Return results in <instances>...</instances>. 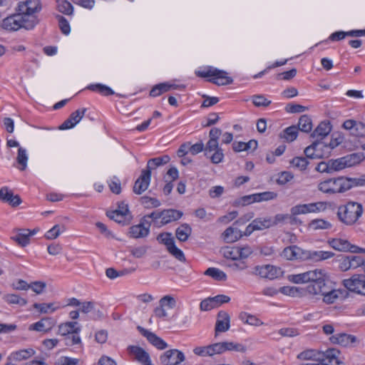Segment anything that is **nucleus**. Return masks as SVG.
<instances>
[{"label":"nucleus","instance_id":"1","mask_svg":"<svg viewBox=\"0 0 365 365\" xmlns=\"http://www.w3.org/2000/svg\"><path fill=\"white\" fill-rule=\"evenodd\" d=\"M363 184L362 181L356 180V178L338 177L327 179L318 184V190L323 193L334 195L344 193L358 185Z\"/></svg>","mask_w":365,"mask_h":365},{"label":"nucleus","instance_id":"2","mask_svg":"<svg viewBox=\"0 0 365 365\" xmlns=\"http://www.w3.org/2000/svg\"><path fill=\"white\" fill-rule=\"evenodd\" d=\"M363 206L361 203L349 201L338 207L337 217L346 225H354L362 215Z\"/></svg>","mask_w":365,"mask_h":365},{"label":"nucleus","instance_id":"3","mask_svg":"<svg viewBox=\"0 0 365 365\" xmlns=\"http://www.w3.org/2000/svg\"><path fill=\"white\" fill-rule=\"evenodd\" d=\"M36 26V21L34 18L29 20L19 11L4 19L1 24V28L8 31H16L21 29L32 30Z\"/></svg>","mask_w":365,"mask_h":365},{"label":"nucleus","instance_id":"4","mask_svg":"<svg viewBox=\"0 0 365 365\" xmlns=\"http://www.w3.org/2000/svg\"><path fill=\"white\" fill-rule=\"evenodd\" d=\"M340 351L336 349H329L324 352H317L314 350L309 349L299 353L297 359L311 361H327L333 364L334 360L337 359Z\"/></svg>","mask_w":365,"mask_h":365},{"label":"nucleus","instance_id":"5","mask_svg":"<svg viewBox=\"0 0 365 365\" xmlns=\"http://www.w3.org/2000/svg\"><path fill=\"white\" fill-rule=\"evenodd\" d=\"M363 158L359 153H351L335 160H329L331 173L340 171L346 168H350L359 164Z\"/></svg>","mask_w":365,"mask_h":365},{"label":"nucleus","instance_id":"6","mask_svg":"<svg viewBox=\"0 0 365 365\" xmlns=\"http://www.w3.org/2000/svg\"><path fill=\"white\" fill-rule=\"evenodd\" d=\"M196 73L197 76L202 78L211 77L208 81L217 86L229 85L233 81L231 77L227 76L226 71L217 68H210L207 71H198Z\"/></svg>","mask_w":365,"mask_h":365},{"label":"nucleus","instance_id":"7","mask_svg":"<svg viewBox=\"0 0 365 365\" xmlns=\"http://www.w3.org/2000/svg\"><path fill=\"white\" fill-rule=\"evenodd\" d=\"M41 10V4L40 0H25L19 3L18 11L21 12L24 16L31 20V17L36 21V25L39 23L36 14Z\"/></svg>","mask_w":365,"mask_h":365},{"label":"nucleus","instance_id":"8","mask_svg":"<svg viewBox=\"0 0 365 365\" xmlns=\"http://www.w3.org/2000/svg\"><path fill=\"white\" fill-rule=\"evenodd\" d=\"M326 274L323 269L310 270L298 274H294L290 277V280L296 284L312 283L319 281L325 280Z\"/></svg>","mask_w":365,"mask_h":365},{"label":"nucleus","instance_id":"9","mask_svg":"<svg viewBox=\"0 0 365 365\" xmlns=\"http://www.w3.org/2000/svg\"><path fill=\"white\" fill-rule=\"evenodd\" d=\"M305 155L308 158L317 159L329 157L330 148L322 140H316L312 145L304 149Z\"/></svg>","mask_w":365,"mask_h":365},{"label":"nucleus","instance_id":"10","mask_svg":"<svg viewBox=\"0 0 365 365\" xmlns=\"http://www.w3.org/2000/svg\"><path fill=\"white\" fill-rule=\"evenodd\" d=\"M343 285L350 292L365 295V275L354 274L342 282Z\"/></svg>","mask_w":365,"mask_h":365},{"label":"nucleus","instance_id":"11","mask_svg":"<svg viewBox=\"0 0 365 365\" xmlns=\"http://www.w3.org/2000/svg\"><path fill=\"white\" fill-rule=\"evenodd\" d=\"M329 245L339 252H350L351 253H365V249L351 245L347 240L334 238L328 241Z\"/></svg>","mask_w":365,"mask_h":365},{"label":"nucleus","instance_id":"12","mask_svg":"<svg viewBox=\"0 0 365 365\" xmlns=\"http://www.w3.org/2000/svg\"><path fill=\"white\" fill-rule=\"evenodd\" d=\"M185 360L183 352L176 349H169L160 356V361L163 365H178Z\"/></svg>","mask_w":365,"mask_h":365},{"label":"nucleus","instance_id":"13","mask_svg":"<svg viewBox=\"0 0 365 365\" xmlns=\"http://www.w3.org/2000/svg\"><path fill=\"white\" fill-rule=\"evenodd\" d=\"M230 298L228 296L220 294L213 297H208L203 299L200 304L201 311H209L216 308L223 303L229 302Z\"/></svg>","mask_w":365,"mask_h":365},{"label":"nucleus","instance_id":"14","mask_svg":"<svg viewBox=\"0 0 365 365\" xmlns=\"http://www.w3.org/2000/svg\"><path fill=\"white\" fill-rule=\"evenodd\" d=\"M151 171L149 170H143L140 177L135 180L133 191L136 195H141L145 192L150 182Z\"/></svg>","mask_w":365,"mask_h":365},{"label":"nucleus","instance_id":"15","mask_svg":"<svg viewBox=\"0 0 365 365\" xmlns=\"http://www.w3.org/2000/svg\"><path fill=\"white\" fill-rule=\"evenodd\" d=\"M280 269L273 265L256 266L251 274L258 275L262 278L273 279L277 277Z\"/></svg>","mask_w":365,"mask_h":365},{"label":"nucleus","instance_id":"16","mask_svg":"<svg viewBox=\"0 0 365 365\" xmlns=\"http://www.w3.org/2000/svg\"><path fill=\"white\" fill-rule=\"evenodd\" d=\"M329 339L331 343L344 347H354L356 344L359 342L355 336L346 333L336 334L331 336Z\"/></svg>","mask_w":365,"mask_h":365},{"label":"nucleus","instance_id":"17","mask_svg":"<svg viewBox=\"0 0 365 365\" xmlns=\"http://www.w3.org/2000/svg\"><path fill=\"white\" fill-rule=\"evenodd\" d=\"M334 256V253L329 251H314V250H305L302 256V260L310 261L312 262H319Z\"/></svg>","mask_w":365,"mask_h":365},{"label":"nucleus","instance_id":"18","mask_svg":"<svg viewBox=\"0 0 365 365\" xmlns=\"http://www.w3.org/2000/svg\"><path fill=\"white\" fill-rule=\"evenodd\" d=\"M128 351L141 364L151 365L150 356L143 348L131 345L128 347Z\"/></svg>","mask_w":365,"mask_h":365},{"label":"nucleus","instance_id":"19","mask_svg":"<svg viewBox=\"0 0 365 365\" xmlns=\"http://www.w3.org/2000/svg\"><path fill=\"white\" fill-rule=\"evenodd\" d=\"M138 329L139 330L140 334L143 336H145L148 339V341L157 349L163 350L168 347V344L153 332H151L140 326L138 327Z\"/></svg>","mask_w":365,"mask_h":365},{"label":"nucleus","instance_id":"20","mask_svg":"<svg viewBox=\"0 0 365 365\" xmlns=\"http://www.w3.org/2000/svg\"><path fill=\"white\" fill-rule=\"evenodd\" d=\"M86 108H81L73 112L69 117L59 126L61 130L73 128L84 116Z\"/></svg>","mask_w":365,"mask_h":365},{"label":"nucleus","instance_id":"21","mask_svg":"<svg viewBox=\"0 0 365 365\" xmlns=\"http://www.w3.org/2000/svg\"><path fill=\"white\" fill-rule=\"evenodd\" d=\"M230 317L227 312L220 311L217 314V321L215 324V335L219 332H225L230 327Z\"/></svg>","mask_w":365,"mask_h":365},{"label":"nucleus","instance_id":"22","mask_svg":"<svg viewBox=\"0 0 365 365\" xmlns=\"http://www.w3.org/2000/svg\"><path fill=\"white\" fill-rule=\"evenodd\" d=\"M184 88L185 86L183 85H176L173 83H170L168 82L161 83L153 87V88L150 91V96L152 97H157L160 96L162 93L168 92L172 89L182 90Z\"/></svg>","mask_w":365,"mask_h":365},{"label":"nucleus","instance_id":"23","mask_svg":"<svg viewBox=\"0 0 365 365\" xmlns=\"http://www.w3.org/2000/svg\"><path fill=\"white\" fill-rule=\"evenodd\" d=\"M304 251L305 250L296 245L289 246L283 250L281 256L287 260H302V256L304 254Z\"/></svg>","mask_w":365,"mask_h":365},{"label":"nucleus","instance_id":"24","mask_svg":"<svg viewBox=\"0 0 365 365\" xmlns=\"http://www.w3.org/2000/svg\"><path fill=\"white\" fill-rule=\"evenodd\" d=\"M55 320L51 317H46L41 319L40 321L32 324L29 327L30 330H35L37 331L48 332L55 325Z\"/></svg>","mask_w":365,"mask_h":365},{"label":"nucleus","instance_id":"25","mask_svg":"<svg viewBox=\"0 0 365 365\" xmlns=\"http://www.w3.org/2000/svg\"><path fill=\"white\" fill-rule=\"evenodd\" d=\"M331 125L329 121H322L311 134V137L316 140H322L327 136L331 130Z\"/></svg>","mask_w":365,"mask_h":365},{"label":"nucleus","instance_id":"26","mask_svg":"<svg viewBox=\"0 0 365 365\" xmlns=\"http://www.w3.org/2000/svg\"><path fill=\"white\" fill-rule=\"evenodd\" d=\"M182 212L174 209L162 210L161 224L167 225L182 217Z\"/></svg>","mask_w":365,"mask_h":365},{"label":"nucleus","instance_id":"27","mask_svg":"<svg viewBox=\"0 0 365 365\" xmlns=\"http://www.w3.org/2000/svg\"><path fill=\"white\" fill-rule=\"evenodd\" d=\"M36 351L31 349H21L14 352H12L9 356L8 359L11 361H20L26 360L34 356Z\"/></svg>","mask_w":365,"mask_h":365},{"label":"nucleus","instance_id":"28","mask_svg":"<svg viewBox=\"0 0 365 365\" xmlns=\"http://www.w3.org/2000/svg\"><path fill=\"white\" fill-rule=\"evenodd\" d=\"M78 322H68L63 323L58 327V334L62 336L69 335L71 334H78L81 331L79 327H76Z\"/></svg>","mask_w":365,"mask_h":365},{"label":"nucleus","instance_id":"29","mask_svg":"<svg viewBox=\"0 0 365 365\" xmlns=\"http://www.w3.org/2000/svg\"><path fill=\"white\" fill-rule=\"evenodd\" d=\"M222 235L224 240L227 243L235 242L243 236L242 232L234 227L227 228Z\"/></svg>","mask_w":365,"mask_h":365},{"label":"nucleus","instance_id":"30","mask_svg":"<svg viewBox=\"0 0 365 365\" xmlns=\"http://www.w3.org/2000/svg\"><path fill=\"white\" fill-rule=\"evenodd\" d=\"M327 285L325 280L312 282L307 286L306 290L309 294L322 295L326 291Z\"/></svg>","mask_w":365,"mask_h":365},{"label":"nucleus","instance_id":"31","mask_svg":"<svg viewBox=\"0 0 365 365\" xmlns=\"http://www.w3.org/2000/svg\"><path fill=\"white\" fill-rule=\"evenodd\" d=\"M340 294L341 292L339 289H332L327 285L326 291L322 294L323 297L322 300L327 304H333L339 298Z\"/></svg>","mask_w":365,"mask_h":365},{"label":"nucleus","instance_id":"32","mask_svg":"<svg viewBox=\"0 0 365 365\" xmlns=\"http://www.w3.org/2000/svg\"><path fill=\"white\" fill-rule=\"evenodd\" d=\"M191 233L192 228L187 223L181 225L175 230V236L177 239L180 242L187 241L189 237L190 236Z\"/></svg>","mask_w":365,"mask_h":365},{"label":"nucleus","instance_id":"33","mask_svg":"<svg viewBox=\"0 0 365 365\" xmlns=\"http://www.w3.org/2000/svg\"><path fill=\"white\" fill-rule=\"evenodd\" d=\"M298 135V128L295 125L289 126L285 128L282 133L279 134L281 138H284L287 142L294 141Z\"/></svg>","mask_w":365,"mask_h":365},{"label":"nucleus","instance_id":"34","mask_svg":"<svg viewBox=\"0 0 365 365\" xmlns=\"http://www.w3.org/2000/svg\"><path fill=\"white\" fill-rule=\"evenodd\" d=\"M239 319L245 324H247L252 326H260L263 324V322L258 319L256 316L252 315L247 312H241L239 315Z\"/></svg>","mask_w":365,"mask_h":365},{"label":"nucleus","instance_id":"35","mask_svg":"<svg viewBox=\"0 0 365 365\" xmlns=\"http://www.w3.org/2000/svg\"><path fill=\"white\" fill-rule=\"evenodd\" d=\"M21 247H26L30 242V237L27 233L26 229L19 230L16 235L11 237Z\"/></svg>","mask_w":365,"mask_h":365},{"label":"nucleus","instance_id":"36","mask_svg":"<svg viewBox=\"0 0 365 365\" xmlns=\"http://www.w3.org/2000/svg\"><path fill=\"white\" fill-rule=\"evenodd\" d=\"M170 160V158L167 155H163L161 157L151 158L148 160L147 164V168L145 170H149L151 171L152 169H154L156 167L167 164Z\"/></svg>","mask_w":365,"mask_h":365},{"label":"nucleus","instance_id":"37","mask_svg":"<svg viewBox=\"0 0 365 365\" xmlns=\"http://www.w3.org/2000/svg\"><path fill=\"white\" fill-rule=\"evenodd\" d=\"M297 127L298 130L309 133L312 129V123L310 117L307 115H302L299 119L298 126Z\"/></svg>","mask_w":365,"mask_h":365},{"label":"nucleus","instance_id":"38","mask_svg":"<svg viewBox=\"0 0 365 365\" xmlns=\"http://www.w3.org/2000/svg\"><path fill=\"white\" fill-rule=\"evenodd\" d=\"M28 159L29 157L26 150L22 147H19L16 156V162L19 165V168L21 170H24L26 168Z\"/></svg>","mask_w":365,"mask_h":365},{"label":"nucleus","instance_id":"39","mask_svg":"<svg viewBox=\"0 0 365 365\" xmlns=\"http://www.w3.org/2000/svg\"><path fill=\"white\" fill-rule=\"evenodd\" d=\"M130 234L134 238L145 237L149 234V230L148 227L138 224L130 228Z\"/></svg>","mask_w":365,"mask_h":365},{"label":"nucleus","instance_id":"40","mask_svg":"<svg viewBox=\"0 0 365 365\" xmlns=\"http://www.w3.org/2000/svg\"><path fill=\"white\" fill-rule=\"evenodd\" d=\"M205 274L211 277L217 281H225L227 279L226 274L218 268L210 267L205 272Z\"/></svg>","mask_w":365,"mask_h":365},{"label":"nucleus","instance_id":"41","mask_svg":"<svg viewBox=\"0 0 365 365\" xmlns=\"http://www.w3.org/2000/svg\"><path fill=\"white\" fill-rule=\"evenodd\" d=\"M256 230H263L272 227V220L270 217H257L252 220Z\"/></svg>","mask_w":365,"mask_h":365},{"label":"nucleus","instance_id":"42","mask_svg":"<svg viewBox=\"0 0 365 365\" xmlns=\"http://www.w3.org/2000/svg\"><path fill=\"white\" fill-rule=\"evenodd\" d=\"M88 89L97 91L106 96L114 94V91L110 87L101 83L91 84L88 86Z\"/></svg>","mask_w":365,"mask_h":365},{"label":"nucleus","instance_id":"43","mask_svg":"<svg viewBox=\"0 0 365 365\" xmlns=\"http://www.w3.org/2000/svg\"><path fill=\"white\" fill-rule=\"evenodd\" d=\"M57 9L66 15H71L73 12L72 4L67 0H56Z\"/></svg>","mask_w":365,"mask_h":365},{"label":"nucleus","instance_id":"44","mask_svg":"<svg viewBox=\"0 0 365 365\" xmlns=\"http://www.w3.org/2000/svg\"><path fill=\"white\" fill-rule=\"evenodd\" d=\"M4 299L8 304H18L23 307L27 304V300L24 298L20 297L19 295L15 294H8L4 296Z\"/></svg>","mask_w":365,"mask_h":365},{"label":"nucleus","instance_id":"45","mask_svg":"<svg viewBox=\"0 0 365 365\" xmlns=\"http://www.w3.org/2000/svg\"><path fill=\"white\" fill-rule=\"evenodd\" d=\"M254 201L256 202H259L262 201H268L271 200H274L277 197V194L274 192L266 191L259 193L253 194Z\"/></svg>","mask_w":365,"mask_h":365},{"label":"nucleus","instance_id":"46","mask_svg":"<svg viewBox=\"0 0 365 365\" xmlns=\"http://www.w3.org/2000/svg\"><path fill=\"white\" fill-rule=\"evenodd\" d=\"M33 307L43 314L52 313L58 308L54 307V303H34Z\"/></svg>","mask_w":365,"mask_h":365},{"label":"nucleus","instance_id":"47","mask_svg":"<svg viewBox=\"0 0 365 365\" xmlns=\"http://www.w3.org/2000/svg\"><path fill=\"white\" fill-rule=\"evenodd\" d=\"M157 240L161 243L166 246L167 250H168L172 246L175 245V241L173 237H172V234L170 232H165L160 234Z\"/></svg>","mask_w":365,"mask_h":365},{"label":"nucleus","instance_id":"48","mask_svg":"<svg viewBox=\"0 0 365 365\" xmlns=\"http://www.w3.org/2000/svg\"><path fill=\"white\" fill-rule=\"evenodd\" d=\"M331 225L328 221L322 219H316L309 223V227L313 230H327L331 228Z\"/></svg>","mask_w":365,"mask_h":365},{"label":"nucleus","instance_id":"49","mask_svg":"<svg viewBox=\"0 0 365 365\" xmlns=\"http://www.w3.org/2000/svg\"><path fill=\"white\" fill-rule=\"evenodd\" d=\"M290 164L300 170H304L309 164L308 160L304 157H295L290 160Z\"/></svg>","mask_w":365,"mask_h":365},{"label":"nucleus","instance_id":"50","mask_svg":"<svg viewBox=\"0 0 365 365\" xmlns=\"http://www.w3.org/2000/svg\"><path fill=\"white\" fill-rule=\"evenodd\" d=\"M64 230L65 227L63 225L61 227L59 225H56L46 233L45 237L48 240L56 239L60 235L61 232Z\"/></svg>","mask_w":365,"mask_h":365},{"label":"nucleus","instance_id":"51","mask_svg":"<svg viewBox=\"0 0 365 365\" xmlns=\"http://www.w3.org/2000/svg\"><path fill=\"white\" fill-rule=\"evenodd\" d=\"M140 202L145 208L158 207L161 205L158 199L148 196L142 197Z\"/></svg>","mask_w":365,"mask_h":365},{"label":"nucleus","instance_id":"52","mask_svg":"<svg viewBox=\"0 0 365 365\" xmlns=\"http://www.w3.org/2000/svg\"><path fill=\"white\" fill-rule=\"evenodd\" d=\"M224 349L225 351H236L244 353L246 351V347L238 343H234L232 341H223Z\"/></svg>","mask_w":365,"mask_h":365},{"label":"nucleus","instance_id":"53","mask_svg":"<svg viewBox=\"0 0 365 365\" xmlns=\"http://www.w3.org/2000/svg\"><path fill=\"white\" fill-rule=\"evenodd\" d=\"M252 98L256 107H267L271 104V101L267 99L263 95H254Z\"/></svg>","mask_w":365,"mask_h":365},{"label":"nucleus","instance_id":"54","mask_svg":"<svg viewBox=\"0 0 365 365\" xmlns=\"http://www.w3.org/2000/svg\"><path fill=\"white\" fill-rule=\"evenodd\" d=\"M272 220V226H276L279 224L285 223L288 219H292L293 217L289 214H277L274 217H270Z\"/></svg>","mask_w":365,"mask_h":365},{"label":"nucleus","instance_id":"55","mask_svg":"<svg viewBox=\"0 0 365 365\" xmlns=\"http://www.w3.org/2000/svg\"><path fill=\"white\" fill-rule=\"evenodd\" d=\"M80 360L68 356H61L55 362V365H78Z\"/></svg>","mask_w":365,"mask_h":365},{"label":"nucleus","instance_id":"56","mask_svg":"<svg viewBox=\"0 0 365 365\" xmlns=\"http://www.w3.org/2000/svg\"><path fill=\"white\" fill-rule=\"evenodd\" d=\"M223 255L227 259H230L234 261L239 259L237 247H227L223 251Z\"/></svg>","mask_w":365,"mask_h":365},{"label":"nucleus","instance_id":"57","mask_svg":"<svg viewBox=\"0 0 365 365\" xmlns=\"http://www.w3.org/2000/svg\"><path fill=\"white\" fill-rule=\"evenodd\" d=\"M308 108L307 107L299 105V104H294V103H289L285 107V110L287 113H302L305 110H307Z\"/></svg>","mask_w":365,"mask_h":365},{"label":"nucleus","instance_id":"58","mask_svg":"<svg viewBox=\"0 0 365 365\" xmlns=\"http://www.w3.org/2000/svg\"><path fill=\"white\" fill-rule=\"evenodd\" d=\"M160 304L167 306L170 309H173L176 306V300L170 295H165L160 299Z\"/></svg>","mask_w":365,"mask_h":365},{"label":"nucleus","instance_id":"59","mask_svg":"<svg viewBox=\"0 0 365 365\" xmlns=\"http://www.w3.org/2000/svg\"><path fill=\"white\" fill-rule=\"evenodd\" d=\"M220 148L219 147L218 140L215 139H210L208 140V142L206 144V146L204 149L205 154L206 156H208L209 153L216 150L217 149Z\"/></svg>","mask_w":365,"mask_h":365},{"label":"nucleus","instance_id":"60","mask_svg":"<svg viewBox=\"0 0 365 365\" xmlns=\"http://www.w3.org/2000/svg\"><path fill=\"white\" fill-rule=\"evenodd\" d=\"M352 135L357 137L365 136V123L361 121H356Z\"/></svg>","mask_w":365,"mask_h":365},{"label":"nucleus","instance_id":"61","mask_svg":"<svg viewBox=\"0 0 365 365\" xmlns=\"http://www.w3.org/2000/svg\"><path fill=\"white\" fill-rule=\"evenodd\" d=\"M293 178L294 175L292 174V173L288 171H284L279 174L277 182L279 185H284L289 182L291 180H292Z\"/></svg>","mask_w":365,"mask_h":365},{"label":"nucleus","instance_id":"62","mask_svg":"<svg viewBox=\"0 0 365 365\" xmlns=\"http://www.w3.org/2000/svg\"><path fill=\"white\" fill-rule=\"evenodd\" d=\"M46 287V284L41 281H36L29 284V289H31L37 294H41Z\"/></svg>","mask_w":365,"mask_h":365},{"label":"nucleus","instance_id":"63","mask_svg":"<svg viewBox=\"0 0 365 365\" xmlns=\"http://www.w3.org/2000/svg\"><path fill=\"white\" fill-rule=\"evenodd\" d=\"M109 187L112 192L117 195L120 194L121 192L120 180L117 177L114 176L109 183Z\"/></svg>","mask_w":365,"mask_h":365},{"label":"nucleus","instance_id":"64","mask_svg":"<svg viewBox=\"0 0 365 365\" xmlns=\"http://www.w3.org/2000/svg\"><path fill=\"white\" fill-rule=\"evenodd\" d=\"M58 19L61 32L68 35L71 32V28L68 21L62 16H58Z\"/></svg>","mask_w":365,"mask_h":365}]
</instances>
